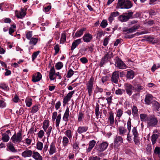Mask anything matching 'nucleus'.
<instances>
[{
    "instance_id": "nucleus-38",
    "label": "nucleus",
    "mask_w": 160,
    "mask_h": 160,
    "mask_svg": "<svg viewBox=\"0 0 160 160\" xmlns=\"http://www.w3.org/2000/svg\"><path fill=\"white\" fill-rule=\"evenodd\" d=\"M26 13L24 10L22 8H21V11L20 12L19 14L17 15V16L18 18H22L24 17Z\"/></svg>"
},
{
    "instance_id": "nucleus-64",
    "label": "nucleus",
    "mask_w": 160,
    "mask_h": 160,
    "mask_svg": "<svg viewBox=\"0 0 160 160\" xmlns=\"http://www.w3.org/2000/svg\"><path fill=\"white\" fill-rule=\"evenodd\" d=\"M112 96H111L110 97L106 98V99L107 102V103L109 106H110L112 103Z\"/></svg>"
},
{
    "instance_id": "nucleus-10",
    "label": "nucleus",
    "mask_w": 160,
    "mask_h": 160,
    "mask_svg": "<svg viewBox=\"0 0 160 160\" xmlns=\"http://www.w3.org/2000/svg\"><path fill=\"white\" fill-rule=\"evenodd\" d=\"M42 75L39 72H37V73L33 75L32 77V81L34 82L39 81L41 79Z\"/></svg>"
},
{
    "instance_id": "nucleus-28",
    "label": "nucleus",
    "mask_w": 160,
    "mask_h": 160,
    "mask_svg": "<svg viewBox=\"0 0 160 160\" xmlns=\"http://www.w3.org/2000/svg\"><path fill=\"white\" fill-rule=\"evenodd\" d=\"M122 142L123 139L122 137L120 136H117L114 140V144H118L119 143H122Z\"/></svg>"
},
{
    "instance_id": "nucleus-29",
    "label": "nucleus",
    "mask_w": 160,
    "mask_h": 160,
    "mask_svg": "<svg viewBox=\"0 0 160 160\" xmlns=\"http://www.w3.org/2000/svg\"><path fill=\"white\" fill-rule=\"evenodd\" d=\"M69 142V139L66 136H64L62 138V145L64 147H66Z\"/></svg>"
},
{
    "instance_id": "nucleus-52",
    "label": "nucleus",
    "mask_w": 160,
    "mask_h": 160,
    "mask_svg": "<svg viewBox=\"0 0 160 160\" xmlns=\"http://www.w3.org/2000/svg\"><path fill=\"white\" fill-rule=\"evenodd\" d=\"M154 153L158 155L159 157L160 156V148L159 147H155L154 150Z\"/></svg>"
},
{
    "instance_id": "nucleus-3",
    "label": "nucleus",
    "mask_w": 160,
    "mask_h": 160,
    "mask_svg": "<svg viewBox=\"0 0 160 160\" xmlns=\"http://www.w3.org/2000/svg\"><path fill=\"white\" fill-rule=\"evenodd\" d=\"M22 139V132L21 130H19L17 133H14L11 138L12 142L17 144L20 143Z\"/></svg>"
},
{
    "instance_id": "nucleus-15",
    "label": "nucleus",
    "mask_w": 160,
    "mask_h": 160,
    "mask_svg": "<svg viewBox=\"0 0 160 160\" xmlns=\"http://www.w3.org/2000/svg\"><path fill=\"white\" fill-rule=\"evenodd\" d=\"M69 108L67 107L63 115L62 119L63 120L67 122L69 120Z\"/></svg>"
},
{
    "instance_id": "nucleus-7",
    "label": "nucleus",
    "mask_w": 160,
    "mask_h": 160,
    "mask_svg": "<svg viewBox=\"0 0 160 160\" xmlns=\"http://www.w3.org/2000/svg\"><path fill=\"white\" fill-rule=\"evenodd\" d=\"M108 146V144L106 142H104L100 144L97 145L95 147L97 150L99 152H102L107 148Z\"/></svg>"
},
{
    "instance_id": "nucleus-44",
    "label": "nucleus",
    "mask_w": 160,
    "mask_h": 160,
    "mask_svg": "<svg viewBox=\"0 0 160 160\" xmlns=\"http://www.w3.org/2000/svg\"><path fill=\"white\" fill-rule=\"evenodd\" d=\"M66 35L64 33H62V36L60 39V43L63 44L66 40Z\"/></svg>"
},
{
    "instance_id": "nucleus-32",
    "label": "nucleus",
    "mask_w": 160,
    "mask_h": 160,
    "mask_svg": "<svg viewBox=\"0 0 160 160\" xmlns=\"http://www.w3.org/2000/svg\"><path fill=\"white\" fill-rule=\"evenodd\" d=\"M113 57V53L112 52L109 51L108 52H107L103 57L106 60H108L112 58Z\"/></svg>"
},
{
    "instance_id": "nucleus-43",
    "label": "nucleus",
    "mask_w": 160,
    "mask_h": 160,
    "mask_svg": "<svg viewBox=\"0 0 160 160\" xmlns=\"http://www.w3.org/2000/svg\"><path fill=\"white\" fill-rule=\"evenodd\" d=\"M84 113L80 111L78 112V122H81L82 121L83 119L84 118Z\"/></svg>"
},
{
    "instance_id": "nucleus-51",
    "label": "nucleus",
    "mask_w": 160,
    "mask_h": 160,
    "mask_svg": "<svg viewBox=\"0 0 160 160\" xmlns=\"http://www.w3.org/2000/svg\"><path fill=\"white\" fill-rule=\"evenodd\" d=\"M43 143L42 142L38 141L37 144V148L38 150H41L43 148Z\"/></svg>"
},
{
    "instance_id": "nucleus-46",
    "label": "nucleus",
    "mask_w": 160,
    "mask_h": 160,
    "mask_svg": "<svg viewBox=\"0 0 160 160\" xmlns=\"http://www.w3.org/2000/svg\"><path fill=\"white\" fill-rule=\"evenodd\" d=\"M132 132L134 137H138L139 134L138 133L136 127H134L133 128L132 130Z\"/></svg>"
},
{
    "instance_id": "nucleus-53",
    "label": "nucleus",
    "mask_w": 160,
    "mask_h": 160,
    "mask_svg": "<svg viewBox=\"0 0 160 160\" xmlns=\"http://www.w3.org/2000/svg\"><path fill=\"white\" fill-rule=\"evenodd\" d=\"M130 12H125L124 13L126 16L127 17V18L129 20L130 18H132V15L133 12H131V11H129Z\"/></svg>"
},
{
    "instance_id": "nucleus-16",
    "label": "nucleus",
    "mask_w": 160,
    "mask_h": 160,
    "mask_svg": "<svg viewBox=\"0 0 160 160\" xmlns=\"http://www.w3.org/2000/svg\"><path fill=\"white\" fill-rule=\"evenodd\" d=\"M133 87V90L137 92H140L141 90L144 91L145 89L144 87L139 84L134 85Z\"/></svg>"
},
{
    "instance_id": "nucleus-27",
    "label": "nucleus",
    "mask_w": 160,
    "mask_h": 160,
    "mask_svg": "<svg viewBox=\"0 0 160 160\" xmlns=\"http://www.w3.org/2000/svg\"><path fill=\"white\" fill-rule=\"evenodd\" d=\"M7 147L8 149L12 152H17V150L15 149L12 143L9 142L8 143Z\"/></svg>"
},
{
    "instance_id": "nucleus-60",
    "label": "nucleus",
    "mask_w": 160,
    "mask_h": 160,
    "mask_svg": "<svg viewBox=\"0 0 160 160\" xmlns=\"http://www.w3.org/2000/svg\"><path fill=\"white\" fill-rule=\"evenodd\" d=\"M54 49L55 50L54 55H56L58 52L60 50L59 45L58 44H57L54 46Z\"/></svg>"
},
{
    "instance_id": "nucleus-25",
    "label": "nucleus",
    "mask_w": 160,
    "mask_h": 160,
    "mask_svg": "<svg viewBox=\"0 0 160 160\" xmlns=\"http://www.w3.org/2000/svg\"><path fill=\"white\" fill-rule=\"evenodd\" d=\"M86 28H82L79 31H77L75 34V36L77 37H79L82 35L83 33V32L86 31Z\"/></svg>"
},
{
    "instance_id": "nucleus-37",
    "label": "nucleus",
    "mask_w": 160,
    "mask_h": 160,
    "mask_svg": "<svg viewBox=\"0 0 160 160\" xmlns=\"http://www.w3.org/2000/svg\"><path fill=\"white\" fill-rule=\"evenodd\" d=\"M132 112L133 116H137L138 115V110L136 106H133L132 108Z\"/></svg>"
},
{
    "instance_id": "nucleus-12",
    "label": "nucleus",
    "mask_w": 160,
    "mask_h": 160,
    "mask_svg": "<svg viewBox=\"0 0 160 160\" xmlns=\"http://www.w3.org/2000/svg\"><path fill=\"white\" fill-rule=\"evenodd\" d=\"M88 129V127L87 126H81L78 128L77 132L78 133L81 134L85 132Z\"/></svg>"
},
{
    "instance_id": "nucleus-19",
    "label": "nucleus",
    "mask_w": 160,
    "mask_h": 160,
    "mask_svg": "<svg viewBox=\"0 0 160 160\" xmlns=\"http://www.w3.org/2000/svg\"><path fill=\"white\" fill-rule=\"evenodd\" d=\"M32 157L35 160H42V157L39 153L37 152H32Z\"/></svg>"
},
{
    "instance_id": "nucleus-24",
    "label": "nucleus",
    "mask_w": 160,
    "mask_h": 160,
    "mask_svg": "<svg viewBox=\"0 0 160 160\" xmlns=\"http://www.w3.org/2000/svg\"><path fill=\"white\" fill-rule=\"evenodd\" d=\"M109 116L108 120L109 121L110 124L111 125H112L114 123V115L112 112H109Z\"/></svg>"
},
{
    "instance_id": "nucleus-13",
    "label": "nucleus",
    "mask_w": 160,
    "mask_h": 160,
    "mask_svg": "<svg viewBox=\"0 0 160 160\" xmlns=\"http://www.w3.org/2000/svg\"><path fill=\"white\" fill-rule=\"evenodd\" d=\"M55 75V70L53 67L50 70L49 74L50 79L51 80H54L56 79V78H54L53 77Z\"/></svg>"
},
{
    "instance_id": "nucleus-41",
    "label": "nucleus",
    "mask_w": 160,
    "mask_h": 160,
    "mask_svg": "<svg viewBox=\"0 0 160 160\" xmlns=\"http://www.w3.org/2000/svg\"><path fill=\"white\" fill-rule=\"evenodd\" d=\"M25 34L26 38L28 40H30L32 38V31H28L25 32Z\"/></svg>"
},
{
    "instance_id": "nucleus-56",
    "label": "nucleus",
    "mask_w": 160,
    "mask_h": 160,
    "mask_svg": "<svg viewBox=\"0 0 160 160\" xmlns=\"http://www.w3.org/2000/svg\"><path fill=\"white\" fill-rule=\"evenodd\" d=\"M133 141L136 145H139L140 144V141L138 137H134Z\"/></svg>"
},
{
    "instance_id": "nucleus-63",
    "label": "nucleus",
    "mask_w": 160,
    "mask_h": 160,
    "mask_svg": "<svg viewBox=\"0 0 160 160\" xmlns=\"http://www.w3.org/2000/svg\"><path fill=\"white\" fill-rule=\"evenodd\" d=\"M71 98L68 97L67 96H65L64 99L63 101V103L64 104H66L70 100Z\"/></svg>"
},
{
    "instance_id": "nucleus-9",
    "label": "nucleus",
    "mask_w": 160,
    "mask_h": 160,
    "mask_svg": "<svg viewBox=\"0 0 160 160\" xmlns=\"http://www.w3.org/2000/svg\"><path fill=\"white\" fill-rule=\"evenodd\" d=\"M32 151L27 149L25 151L22 153V156L24 158H29L32 156Z\"/></svg>"
},
{
    "instance_id": "nucleus-57",
    "label": "nucleus",
    "mask_w": 160,
    "mask_h": 160,
    "mask_svg": "<svg viewBox=\"0 0 160 160\" xmlns=\"http://www.w3.org/2000/svg\"><path fill=\"white\" fill-rule=\"evenodd\" d=\"M108 60H106L105 58H104L103 57L101 59V60L100 62L99 66L100 67H102L103 65L106 62H107V61Z\"/></svg>"
},
{
    "instance_id": "nucleus-6",
    "label": "nucleus",
    "mask_w": 160,
    "mask_h": 160,
    "mask_svg": "<svg viewBox=\"0 0 160 160\" xmlns=\"http://www.w3.org/2000/svg\"><path fill=\"white\" fill-rule=\"evenodd\" d=\"M119 79V71H115L112 73L111 78L112 82L115 84H117Z\"/></svg>"
},
{
    "instance_id": "nucleus-31",
    "label": "nucleus",
    "mask_w": 160,
    "mask_h": 160,
    "mask_svg": "<svg viewBox=\"0 0 160 160\" xmlns=\"http://www.w3.org/2000/svg\"><path fill=\"white\" fill-rule=\"evenodd\" d=\"M96 144V141L93 140L90 141L89 143V147L87 149V151L89 152L92 149Z\"/></svg>"
},
{
    "instance_id": "nucleus-1",
    "label": "nucleus",
    "mask_w": 160,
    "mask_h": 160,
    "mask_svg": "<svg viewBox=\"0 0 160 160\" xmlns=\"http://www.w3.org/2000/svg\"><path fill=\"white\" fill-rule=\"evenodd\" d=\"M133 6V4L129 0H118L116 8L129 9Z\"/></svg>"
},
{
    "instance_id": "nucleus-34",
    "label": "nucleus",
    "mask_w": 160,
    "mask_h": 160,
    "mask_svg": "<svg viewBox=\"0 0 160 160\" xmlns=\"http://www.w3.org/2000/svg\"><path fill=\"white\" fill-rule=\"evenodd\" d=\"M2 140L4 142H7L9 140L10 138L8 134H2Z\"/></svg>"
},
{
    "instance_id": "nucleus-40",
    "label": "nucleus",
    "mask_w": 160,
    "mask_h": 160,
    "mask_svg": "<svg viewBox=\"0 0 160 160\" xmlns=\"http://www.w3.org/2000/svg\"><path fill=\"white\" fill-rule=\"evenodd\" d=\"M61 115L60 113L59 114L56 118L55 122V124L56 127H58L59 126V123L61 121Z\"/></svg>"
},
{
    "instance_id": "nucleus-23",
    "label": "nucleus",
    "mask_w": 160,
    "mask_h": 160,
    "mask_svg": "<svg viewBox=\"0 0 160 160\" xmlns=\"http://www.w3.org/2000/svg\"><path fill=\"white\" fill-rule=\"evenodd\" d=\"M49 121L48 120H45L43 122L42 128L45 132H46L49 126Z\"/></svg>"
},
{
    "instance_id": "nucleus-59",
    "label": "nucleus",
    "mask_w": 160,
    "mask_h": 160,
    "mask_svg": "<svg viewBox=\"0 0 160 160\" xmlns=\"http://www.w3.org/2000/svg\"><path fill=\"white\" fill-rule=\"evenodd\" d=\"M44 133L43 130H40L38 134V137L40 138H42L44 136Z\"/></svg>"
},
{
    "instance_id": "nucleus-18",
    "label": "nucleus",
    "mask_w": 160,
    "mask_h": 160,
    "mask_svg": "<svg viewBox=\"0 0 160 160\" xmlns=\"http://www.w3.org/2000/svg\"><path fill=\"white\" fill-rule=\"evenodd\" d=\"M118 131L119 134L121 136H124L127 131V130L122 126L119 127Z\"/></svg>"
},
{
    "instance_id": "nucleus-48",
    "label": "nucleus",
    "mask_w": 160,
    "mask_h": 160,
    "mask_svg": "<svg viewBox=\"0 0 160 160\" xmlns=\"http://www.w3.org/2000/svg\"><path fill=\"white\" fill-rule=\"evenodd\" d=\"M26 106L30 107L32 104V99L31 98H27L25 100Z\"/></svg>"
},
{
    "instance_id": "nucleus-50",
    "label": "nucleus",
    "mask_w": 160,
    "mask_h": 160,
    "mask_svg": "<svg viewBox=\"0 0 160 160\" xmlns=\"http://www.w3.org/2000/svg\"><path fill=\"white\" fill-rule=\"evenodd\" d=\"M63 66V63L61 62H59L55 65L56 68L57 70L61 69Z\"/></svg>"
},
{
    "instance_id": "nucleus-33",
    "label": "nucleus",
    "mask_w": 160,
    "mask_h": 160,
    "mask_svg": "<svg viewBox=\"0 0 160 160\" xmlns=\"http://www.w3.org/2000/svg\"><path fill=\"white\" fill-rule=\"evenodd\" d=\"M134 77V73L133 71H128L127 73V78L130 79H132Z\"/></svg>"
},
{
    "instance_id": "nucleus-4",
    "label": "nucleus",
    "mask_w": 160,
    "mask_h": 160,
    "mask_svg": "<svg viewBox=\"0 0 160 160\" xmlns=\"http://www.w3.org/2000/svg\"><path fill=\"white\" fill-rule=\"evenodd\" d=\"M115 66L119 69H124L127 68V66L124 62L118 57H116L114 59Z\"/></svg>"
},
{
    "instance_id": "nucleus-21",
    "label": "nucleus",
    "mask_w": 160,
    "mask_h": 160,
    "mask_svg": "<svg viewBox=\"0 0 160 160\" xmlns=\"http://www.w3.org/2000/svg\"><path fill=\"white\" fill-rule=\"evenodd\" d=\"M64 134L65 136L67 137L70 140H71L72 137V131L70 129L67 130L65 132Z\"/></svg>"
},
{
    "instance_id": "nucleus-11",
    "label": "nucleus",
    "mask_w": 160,
    "mask_h": 160,
    "mask_svg": "<svg viewBox=\"0 0 160 160\" xmlns=\"http://www.w3.org/2000/svg\"><path fill=\"white\" fill-rule=\"evenodd\" d=\"M92 38V35L89 33H87L84 35L82 39L84 42H90Z\"/></svg>"
},
{
    "instance_id": "nucleus-62",
    "label": "nucleus",
    "mask_w": 160,
    "mask_h": 160,
    "mask_svg": "<svg viewBox=\"0 0 160 160\" xmlns=\"http://www.w3.org/2000/svg\"><path fill=\"white\" fill-rule=\"evenodd\" d=\"M48 129L46 130L47 132L46 134L47 135V137H49L50 135V134L51 131L52 129V127L51 126L48 127Z\"/></svg>"
},
{
    "instance_id": "nucleus-39",
    "label": "nucleus",
    "mask_w": 160,
    "mask_h": 160,
    "mask_svg": "<svg viewBox=\"0 0 160 160\" xmlns=\"http://www.w3.org/2000/svg\"><path fill=\"white\" fill-rule=\"evenodd\" d=\"M149 116H148L147 115L144 114H140V117L141 120L142 122H147V120L148 119V118L149 117Z\"/></svg>"
},
{
    "instance_id": "nucleus-36",
    "label": "nucleus",
    "mask_w": 160,
    "mask_h": 160,
    "mask_svg": "<svg viewBox=\"0 0 160 160\" xmlns=\"http://www.w3.org/2000/svg\"><path fill=\"white\" fill-rule=\"evenodd\" d=\"M118 19L122 22H125L128 20L125 14L119 16L118 17Z\"/></svg>"
},
{
    "instance_id": "nucleus-45",
    "label": "nucleus",
    "mask_w": 160,
    "mask_h": 160,
    "mask_svg": "<svg viewBox=\"0 0 160 160\" xmlns=\"http://www.w3.org/2000/svg\"><path fill=\"white\" fill-rule=\"evenodd\" d=\"M123 113V111L121 109H118L116 114V116L119 119L122 115Z\"/></svg>"
},
{
    "instance_id": "nucleus-8",
    "label": "nucleus",
    "mask_w": 160,
    "mask_h": 160,
    "mask_svg": "<svg viewBox=\"0 0 160 160\" xmlns=\"http://www.w3.org/2000/svg\"><path fill=\"white\" fill-rule=\"evenodd\" d=\"M125 89L127 93L129 96H131L133 90V86L129 83H126L125 85Z\"/></svg>"
},
{
    "instance_id": "nucleus-2",
    "label": "nucleus",
    "mask_w": 160,
    "mask_h": 160,
    "mask_svg": "<svg viewBox=\"0 0 160 160\" xmlns=\"http://www.w3.org/2000/svg\"><path fill=\"white\" fill-rule=\"evenodd\" d=\"M157 118L154 115H150L148 118L147 120V127L148 128H152L155 127L158 123Z\"/></svg>"
},
{
    "instance_id": "nucleus-5",
    "label": "nucleus",
    "mask_w": 160,
    "mask_h": 160,
    "mask_svg": "<svg viewBox=\"0 0 160 160\" xmlns=\"http://www.w3.org/2000/svg\"><path fill=\"white\" fill-rule=\"evenodd\" d=\"M93 81L94 78L92 77L86 84V89L88 90L89 96H91L92 94L94 88Z\"/></svg>"
},
{
    "instance_id": "nucleus-55",
    "label": "nucleus",
    "mask_w": 160,
    "mask_h": 160,
    "mask_svg": "<svg viewBox=\"0 0 160 160\" xmlns=\"http://www.w3.org/2000/svg\"><path fill=\"white\" fill-rule=\"evenodd\" d=\"M74 74L73 71L71 69H70L67 73V77L68 78H71Z\"/></svg>"
},
{
    "instance_id": "nucleus-30",
    "label": "nucleus",
    "mask_w": 160,
    "mask_h": 160,
    "mask_svg": "<svg viewBox=\"0 0 160 160\" xmlns=\"http://www.w3.org/2000/svg\"><path fill=\"white\" fill-rule=\"evenodd\" d=\"M158 137V135L157 134H153L151 137V140L152 144L154 145L156 142L157 140Z\"/></svg>"
},
{
    "instance_id": "nucleus-42",
    "label": "nucleus",
    "mask_w": 160,
    "mask_h": 160,
    "mask_svg": "<svg viewBox=\"0 0 160 160\" xmlns=\"http://www.w3.org/2000/svg\"><path fill=\"white\" fill-rule=\"evenodd\" d=\"M125 92L124 89L118 88V89L115 91V94L118 95H121Z\"/></svg>"
},
{
    "instance_id": "nucleus-14",
    "label": "nucleus",
    "mask_w": 160,
    "mask_h": 160,
    "mask_svg": "<svg viewBox=\"0 0 160 160\" xmlns=\"http://www.w3.org/2000/svg\"><path fill=\"white\" fill-rule=\"evenodd\" d=\"M140 26L138 25H134L133 26L129 29H126L124 31V32H127V33H132L135 32L136 30L139 28Z\"/></svg>"
},
{
    "instance_id": "nucleus-20",
    "label": "nucleus",
    "mask_w": 160,
    "mask_h": 160,
    "mask_svg": "<svg viewBox=\"0 0 160 160\" xmlns=\"http://www.w3.org/2000/svg\"><path fill=\"white\" fill-rule=\"evenodd\" d=\"M152 100V96L150 94H147L146 95L145 98V102L147 104L149 105L151 103Z\"/></svg>"
},
{
    "instance_id": "nucleus-22",
    "label": "nucleus",
    "mask_w": 160,
    "mask_h": 160,
    "mask_svg": "<svg viewBox=\"0 0 160 160\" xmlns=\"http://www.w3.org/2000/svg\"><path fill=\"white\" fill-rule=\"evenodd\" d=\"M56 152V149L55 146V144L52 142L50 145L49 149V154L51 155H52Z\"/></svg>"
},
{
    "instance_id": "nucleus-61",
    "label": "nucleus",
    "mask_w": 160,
    "mask_h": 160,
    "mask_svg": "<svg viewBox=\"0 0 160 160\" xmlns=\"http://www.w3.org/2000/svg\"><path fill=\"white\" fill-rule=\"evenodd\" d=\"M153 104L155 108L158 111L159 108V106L158 103L156 101H154L153 102Z\"/></svg>"
},
{
    "instance_id": "nucleus-58",
    "label": "nucleus",
    "mask_w": 160,
    "mask_h": 160,
    "mask_svg": "<svg viewBox=\"0 0 160 160\" xmlns=\"http://www.w3.org/2000/svg\"><path fill=\"white\" fill-rule=\"evenodd\" d=\"M107 25V21L106 20H103L100 24V26L102 28H105Z\"/></svg>"
},
{
    "instance_id": "nucleus-26",
    "label": "nucleus",
    "mask_w": 160,
    "mask_h": 160,
    "mask_svg": "<svg viewBox=\"0 0 160 160\" xmlns=\"http://www.w3.org/2000/svg\"><path fill=\"white\" fill-rule=\"evenodd\" d=\"M40 108V105H39L35 104L32 107L30 112L32 113H34L39 110Z\"/></svg>"
},
{
    "instance_id": "nucleus-47",
    "label": "nucleus",
    "mask_w": 160,
    "mask_h": 160,
    "mask_svg": "<svg viewBox=\"0 0 160 160\" xmlns=\"http://www.w3.org/2000/svg\"><path fill=\"white\" fill-rule=\"evenodd\" d=\"M99 110V106L98 104H97L96 106L95 109L96 117L97 118H98Z\"/></svg>"
},
{
    "instance_id": "nucleus-49",
    "label": "nucleus",
    "mask_w": 160,
    "mask_h": 160,
    "mask_svg": "<svg viewBox=\"0 0 160 160\" xmlns=\"http://www.w3.org/2000/svg\"><path fill=\"white\" fill-rule=\"evenodd\" d=\"M127 129L128 132H130L131 127V119L129 118L127 122Z\"/></svg>"
},
{
    "instance_id": "nucleus-17",
    "label": "nucleus",
    "mask_w": 160,
    "mask_h": 160,
    "mask_svg": "<svg viewBox=\"0 0 160 160\" xmlns=\"http://www.w3.org/2000/svg\"><path fill=\"white\" fill-rule=\"evenodd\" d=\"M119 13L118 12H112L108 18L109 21L111 22L114 19V17L117 16L119 15Z\"/></svg>"
},
{
    "instance_id": "nucleus-54",
    "label": "nucleus",
    "mask_w": 160,
    "mask_h": 160,
    "mask_svg": "<svg viewBox=\"0 0 160 160\" xmlns=\"http://www.w3.org/2000/svg\"><path fill=\"white\" fill-rule=\"evenodd\" d=\"M40 52L39 51H37L36 52H33V54L32 55V60L33 61L36 58L37 56L39 54Z\"/></svg>"
},
{
    "instance_id": "nucleus-35",
    "label": "nucleus",
    "mask_w": 160,
    "mask_h": 160,
    "mask_svg": "<svg viewBox=\"0 0 160 160\" xmlns=\"http://www.w3.org/2000/svg\"><path fill=\"white\" fill-rule=\"evenodd\" d=\"M29 40V44L30 45H35L37 43L38 39L37 38H32Z\"/></svg>"
}]
</instances>
